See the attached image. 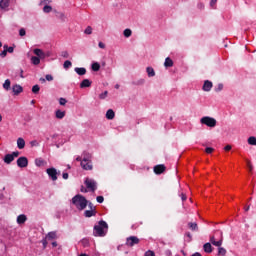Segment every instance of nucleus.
I'll return each instance as SVG.
<instances>
[{
    "label": "nucleus",
    "instance_id": "obj_8",
    "mask_svg": "<svg viewBox=\"0 0 256 256\" xmlns=\"http://www.w3.org/2000/svg\"><path fill=\"white\" fill-rule=\"evenodd\" d=\"M17 165H18V167L23 169V168L27 167V165H29V160L27 159V157L22 156L17 159Z\"/></svg>",
    "mask_w": 256,
    "mask_h": 256
},
{
    "label": "nucleus",
    "instance_id": "obj_57",
    "mask_svg": "<svg viewBox=\"0 0 256 256\" xmlns=\"http://www.w3.org/2000/svg\"><path fill=\"white\" fill-rule=\"evenodd\" d=\"M231 149H232V146H231V145H226V146L224 147V150H226V151H231Z\"/></svg>",
    "mask_w": 256,
    "mask_h": 256
},
{
    "label": "nucleus",
    "instance_id": "obj_52",
    "mask_svg": "<svg viewBox=\"0 0 256 256\" xmlns=\"http://www.w3.org/2000/svg\"><path fill=\"white\" fill-rule=\"evenodd\" d=\"M87 205H88L90 210L96 211L95 206H93V203L89 202Z\"/></svg>",
    "mask_w": 256,
    "mask_h": 256
},
{
    "label": "nucleus",
    "instance_id": "obj_43",
    "mask_svg": "<svg viewBox=\"0 0 256 256\" xmlns=\"http://www.w3.org/2000/svg\"><path fill=\"white\" fill-rule=\"evenodd\" d=\"M247 161V167L249 168L250 173L253 171V164H251V161L246 160Z\"/></svg>",
    "mask_w": 256,
    "mask_h": 256
},
{
    "label": "nucleus",
    "instance_id": "obj_19",
    "mask_svg": "<svg viewBox=\"0 0 256 256\" xmlns=\"http://www.w3.org/2000/svg\"><path fill=\"white\" fill-rule=\"evenodd\" d=\"M27 221V216L25 214H21L17 217V223L18 225H23Z\"/></svg>",
    "mask_w": 256,
    "mask_h": 256
},
{
    "label": "nucleus",
    "instance_id": "obj_51",
    "mask_svg": "<svg viewBox=\"0 0 256 256\" xmlns=\"http://www.w3.org/2000/svg\"><path fill=\"white\" fill-rule=\"evenodd\" d=\"M46 81H53V75L51 74L46 75Z\"/></svg>",
    "mask_w": 256,
    "mask_h": 256
},
{
    "label": "nucleus",
    "instance_id": "obj_20",
    "mask_svg": "<svg viewBox=\"0 0 256 256\" xmlns=\"http://www.w3.org/2000/svg\"><path fill=\"white\" fill-rule=\"evenodd\" d=\"M46 239H47L48 241H53V239H57V232H55V231L49 232V233L46 235Z\"/></svg>",
    "mask_w": 256,
    "mask_h": 256
},
{
    "label": "nucleus",
    "instance_id": "obj_1",
    "mask_svg": "<svg viewBox=\"0 0 256 256\" xmlns=\"http://www.w3.org/2000/svg\"><path fill=\"white\" fill-rule=\"evenodd\" d=\"M72 204L76 207V209H78V211H84V209L87 208L89 201H87L85 196L78 194L72 198Z\"/></svg>",
    "mask_w": 256,
    "mask_h": 256
},
{
    "label": "nucleus",
    "instance_id": "obj_11",
    "mask_svg": "<svg viewBox=\"0 0 256 256\" xmlns=\"http://www.w3.org/2000/svg\"><path fill=\"white\" fill-rule=\"evenodd\" d=\"M203 91L209 92L213 89V82L206 80L202 86Z\"/></svg>",
    "mask_w": 256,
    "mask_h": 256
},
{
    "label": "nucleus",
    "instance_id": "obj_23",
    "mask_svg": "<svg viewBox=\"0 0 256 256\" xmlns=\"http://www.w3.org/2000/svg\"><path fill=\"white\" fill-rule=\"evenodd\" d=\"M11 0H1L0 1V7H1V9H7V7H9V2H10Z\"/></svg>",
    "mask_w": 256,
    "mask_h": 256
},
{
    "label": "nucleus",
    "instance_id": "obj_32",
    "mask_svg": "<svg viewBox=\"0 0 256 256\" xmlns=\"http://www.w3.org/2000/svg\"><path fill=\"white\" fill-rule=\"evenodd\" d=\"M39 91H41V88L39 87V85L36 84L32 87V93H34L35 95H37Z\"/></svg>",
    "mask_w": 256,
    "mask_h": 256
},
{
    "label": "nucleus",
    "instance_id": "obj_42",
    "mask_svg": "<svg viewBox=\"0 0 256 256\" xmlns=\"http://www.w3.org/2000/svg\"><path fill=\"white\" fill-rule=\"evenodd\" d=\"M19 35H20V37H25V35H27V32L25 31L24 28H21V29L19 30Z\"/></svg>",
    "mask_w": 256,
    "mask_h": 256
},
{
    "label": "nucleus",
    "instance_id": "obj_58",
    "mask_svg": "<svg viewBox=\"0 0 256 256\" xmlns=\"http://www.w3.org/2000/svg\"><path fill=\"white\" fill-rule=\"evenodd\" d=\"M181 199L182 201H187V195H185L184 193L181 194Z\"/></svg>",
    "mask_w": 256,
    "mask_h": 256
},
{
    "label": "nucleus",
    "instance_id": "obj_54",
    "mask_svg": "<svg viewBox=\"0 0 256 256\" xmlns=\"http://www.w3.org/2000/svg\"><path fill=\"white\" fill-rule=\"evenodd\" d=\"M62 177H63V179H69V173L64 172V173L62 174Z\"/></svg>",
    "mask_w": 256,
    "mask_h": 256
},
{
    "label": "nucleus",
    "instance_id": "obj_59",
    "mask_svg": "<svg viewBox=\"0 0 256 256\" xmlns=\"http://www.w3.org/2000/svg\"><path fill=\"white\" fill-rule=\"evenodd\" d=\"M81 193H87V188H85L84 186L81 187L80 189Z\"/></svg>",
    "mask_w": 256,
    "mask_h": 256
},
{
    "label": "nucleus",
    "instance_id": "obj_60",
    "mask_svg": "<svg viewBox=\"0 0 256 256\" xmlns=\"http://www.w3.org/2000/svg\"><path fill=\"white\" fill-rule=\"evenodd\" d=\"M39 81H40V83H45L46 80H45V78H40Z\"/></svg>",
    "mask_w": 256,
    "mask_h": 256
},
{
    "label": "nucleus",
    "instance_id": "obj_53",
    "mask_svg": "<svg viewBox=\"0 0 256 256\" xmlns=\"http://www.w3.org/2000/svg\"><path fill=\"white\" fill-rule=\"evenodd\" d=\"M216 4H217V0H211L210 1V6L211 7H215Z\"/></svg>",
    "mask_w": 256,
    "mask_h": 256
},
{
    "label": "nucleus",
    "instance_id": "obj_5",
    "mask_svg": "<svg viewBox=\"0 0 256 256\" xmlns=\"http://www.w3.org/2000/svg\"><path fill=\"white\" fill-rule=\"evenodd\" d=\"M210 243L214 245V247H221L223 245V232H220V238L217 240L215 235L210 236Z\"/></svg>",
    "mask_w": 256,
    "mask_h": 256
},
{
    "label": "nucleus",
    "instance_id": "obj_7",
    "mask_svg": "<svg viewBox=\"0 0 256 256\" xmlns=\"http://www.w3.org/2000/svg\"><path fill=\"white\" fill-rule=\"evenodd\" d=\"M85 185L87 189H90L93 193L94 191H97V182H95V180L86 178Z\"/></svg>",
    "mask_w": 256,
    "mask_h": 256
},
{
    "label": "nucleus",
    "instance_id": "obj_56",
    "mask_svg": "<svg viewBox=\"0 0 256 256\" xmlns=\"http://www.w3.org/2000/svg\"><path fill=\"white\" fill-rule=\"evenodd\" d=\"M98 46L100 49H105V44L103 42H99Z\"/></svg>",
    "mask_w": 256,
    "mask_h": 256
},
{
    "label": "nucleus",
    "instance_id": "obj_27",
    "mask_svg": "<svg viewBox=\"0 0 256 256\" xmlns=\"http://www.w3.org/2000/svg\"><path fill=\"white\" fill-rule=\"evenodd\" d=\"M148 77H155V70L153 69V67H147L146 68Z\"/></svg>",
    "mask_w": 256,
    "mask_h": 256
},
{
    "label": "nucleus",
    "instance_id": "obj_13",
    "mask_svg": "<svg viewBox=\"0 0 256 256\" xmlns=\"http://www.w3.org/2000/svg\"><path fill=\"white\" fill-rule=\"evenodd\" d=\"M34 55H37L40 59H45V52L43 50L36 48L33 50Z\"/></svg>",
    "mask_w": 256,
    "mask_h": 256
},
{
    "label": "nucleus",
    "instance_id": "obj_38",
    "mask_svg": "<svg viewBox=\"0 0 256 256\" xmlns=\"http://www.w3.org/2000/svg\"><path fill=\"white\" fill-rule=\"evenodd\" d=\"M84 33L86 35H91V33H93V28L91 26H87V28L85 29Z\"/></svg>",
    "mask_w": 256,
    "mask_h": 256
},
{
    "label": "nucleus",
    "instance_id": "obj_21",
    "mask_svg": "<svg viewBox=\"0 0 256 256\" xmlns=\"http://www.w3.org/2000/svg\"><path fill=\"white\" fill-rule=\"evenodd\" d=\"M17 147H18V149H25V139L18 138L17 139Z\"/></svg>",
    "mask_w": 256,
    "mask_h": 256
},
{
    "label": "nucleus",
    "instance_id": "obj_33",
    "mask_svg": "<svg viewBox=\"0 0 256 256\" xmlns=\"http://www.w3.org/2000/svg\"><path fill=\"white\" fill-rule=\"evenodd\" d=\"M248 144L249 145H256V138L255 136H251L248 138Z\"/></svg>",
    "mask_w": 256,
    "mask_h": 256
},
{
    "label": "nucleus",
    "instance_id": "obj_35",
    "mask_svg": "<svg viewBox=\"0 0 256 256\" xmlns=\"http://www.w3.org/2000/svg\"><path fill=\"white\" fill-rule=\"evenodd\" d=\"M44 13H51L53 11V8L49 5L44 6L43 8Z\"/></svg>",
    "mask_w": 256,
    "mask_h": 256
},
{
    "label": "nucleus",
    "instance_id": "obj_15",
    "mask_svg": "<svg viewBox=\"0 0 256 256\" xmlns=\"http://www.w3.org/2000/svg\"><path fill=\"white\" fill-rule=\"evenodd\" d=\"M13 161H15V158H13V156L11 154L5 155L4 163H6L7 165H11V163H13Z\"/></svg>",
    "mask_w": 256,
    "mask_h": 256
},
{
    "label": "nucleus",
    "instance_id": "obj_18",
    "mask_svg": "<svg viewBox=\"0 0 256 256\" xmlns=\"http://www.w3.org/2000/svg\"><path fill=\"white\" fill-rule=\"evenodd\" d=\"M74 71H75V73H77V75H80V76H83V75H86V74H87V69H85V68H83V67H81V68L76 67V68L74 69Z\"/></svg>",
    "mask_w": 256,
    "mask_h": 256
},
{
    "label": "nucleus",
    "instance_id": "obj_4",
    "mask_svg": "<svg viewBox=\"0 0 256 256\" xmlns=\"http://www.w3.org/2000/svg\"><path fill=\"white\" fill-rule=\"evenodd\" d=\"M200 123L202 125H206L207 127H216L217 126V120L215 118L204 116L200 119Z\"/></svg>",
    "mask_w": 256,
    "mask_h": 256
},
{
    "label": "nucleus",
    "instance_id": "obj_3",
    "mask_svg": "<svg viewBox=\"0 0 256 256\" xmlns=\"http://www.w3.org/2000/svg\"><path fill=\"white\" fill-rule=\"evenodd\" d=\"M81 167L85 171H93V163L91 162L90 156H84L81 161Z\"/></svg>",
    "mask_w": 256,
    "mask_h": 256
},
{
    "label": "nucleus",
    "instance_id": "obj_30",
    "mask_svg": "<svg viewBox=\"0 0 256 256\" xmlns=\"http://www.w3.org/2000/svg\"><path fill=\"white\" fill-rule=\"evenodd\" d=\"M65 117V111L57 110L56 119H63Z\"/></svg>",
    "mask_w": 256,
    "mask_h": 256
},
{
    "label": "nucleus",
    "instance_id": "obj_36",
    "mask_svg": "<svg viewBox=\"0 0 256 256\" xmlns=\"http://www.w3.org/2000/svg\"><path fill=\"white\" fill-rule=\"evenodd\" d=\"M35 163H36L37 167H41L45 164V161H43V159H36Z\"/></svg>",
    "mask_w": 256,
    "mask_h": 256
},
{
    "label": "nucleus",
    "instance_id": "obj_6",
    "mask_svg": "<svg viewBox=\"0 0 256 256\" xmlns=\"http://www.w3.org/2000/svg\"><path fill=\"white\" fill-rule=\"evenodd\" d=\"M140 239L137 236H130L126 239L127 247H135V245H139Z\"/></svg>",
    "mask_w": 256,
    "mask_h": 256
},
{
    "label": "nucleus",
    "instance_id": "obj_46",
    "mask_svg": "<svg viewBox=\"0 0 256 256\" xmlns=\"http://www.w3.org/2000/svg\"><path fill=\"white\" fill-rule=\"evenodd\" d=\"M49 240L45 237V239H43L42 240V244H43V247H44V249H46L47 248V245H48V242Z\"/></svg>",
    "mask_w": 256,
    "mask_h": 256
},
{
    "label": "nucleus",
    "instance_id": "obj_62",
    "mask_svg": "<svg viewBox=\"0 0 256 256\" xmlns=\"http://www.w3.org/2000/svg\"><path fill=\"white\" fill-rule=\"evenodd\" d=\"M53 247H57V242H52Z\"/></svg>",
    "mask_w": 256,
    "mask_h": 256
},
{
    "label": "nucleus",
    "instance_id": "obj_2",
    "mask_svg": "<svg viewBox=\"0 0 256 256\" xmlns=\"http://www.w3.org/2000/svg\"><path fill=\"white\" fill-rule=\"evenodd\" d=\"M107 229H109L107 222L100 220L98 224L94 226V237H105L107 235Z\"/></svg>",
    "mask_w": 256,
    "mask_h": 256
},
{
    "label": "nucleus",
    "instance_id": "obj_16",
    "mask_svg": "<svg viewBox=\"0 0 256 256\" xmlns=\"http://www.w3.org/2000/svg\"><path fill=\"white\" fill-rule=\"evenodd\" d=\"M203 249L205 253H213V246H211V243L209 242L203 245Z\"/></svg>",
    "mask_w": 256,
    "mask_h": 256
},
{
    "label": "nucleus",
    "instance_id": "obj_10",
    "mask_svg": "<svg viewBox=\"0 0 256 256\" xmlns=\"http://www.w3.org/2000/svg\"><path fill=\"white\" fill-rule=\"evenodd\" d=\"M47 175L50 177L52 181H57V169L55 168H48L46 170Z\"/></svg>",
    "mask_w": 256,
    "mask_h": 256
},
{
    "label": "nucleus",
    "instance_id": "obj_61",
    "mask_svg": "<svg viewBox=\"0 0 256 256\" xmlns=\"http://www.w3.org/2000/svg\"><path fill=\"white\" fill-rule=\"evenodd\" d=\"M20 77L23 79L24 76H23V70H20Z\"/></svg>",
    "mask_w": 256,
    "mask_h": 256
},
{
    "label": "nucleus",
    "instance_id": "obj_26",
    "mask_svg": "<svg viewBox=\"0 0 256 256\" xmlns=\"http://www.w3.org/2000/svg\"><path fill=\"white\" fill-rule=\"evenodd\" d=\"M164 67H173V60L167 57L164 62Z\"/></svg>",
    "mask_w": 256,
    "mask_h": 256
},
{
    "label": "nucleus",
    "instance_id": "obj_50",
    "mask_svg": "<svg viewBox=\"0 0 256 256\" xmlns=\"http://www.w3.org/2000/svg\"><path fill=\"white\" fill-rule=\"evenodd\" d=\"M145 256H155V252L151 251V250H148L146 253H145Z\"/></svg>",
    "mask_w": 256,
    "mask_h": 256
},
{
    "label": "nucleus",
    "instance_id": "obj_9",
    "mask_svg": "<svg viewBox=\"0 0 256 256\" xmlns=\"http://www.w3.org/2000/svg\"><path fill=\"white\" fill-rule=\"evenodd\" d=\"M166 170H167V167H165V164H158V165L154 166L155 175H161V174L165 173Z\"/></svg>",
    "mask_w": 256,
    "mask_h": 256
},
{
    "label": "nucleus",
    "instance_id": "obj_49",
    "mask_svg": "<svg viewBox=\"0 0 256 256\" xmlns=\"http://www.w3.org/2000/svg\"><path fill=\"white\" fill-rule=\"evenodd\" d=\"M216 92L223 91V84H218L217 88H215Z\"/></svg>",
    "mask_w": 256,
    "mask_h": 256
},
{
    "label": "nucleus",
    "instance_id": "obj_64",
    "mask_svg": "<svg viewBox=\"0 0 256 256\" xmlns=\"http://www.w3.org/2000/svg\"><path fill=\"white\" fill-rule=\"evenodd\" d=\"M249 209H250V206L246 207V208H245V211H249Z\"/></svg>",
    "mask_w": 256,
    "mask_h": 256
},
{
    "label": "nucleus",
    "instance_id": "obj_55",
    "mask_svg": "<svg viewBox=\"0 0 256 256\" xmlns=\"http://www.w3.org/2000/svg\"><path fill=\"white\" fill-rule=\"evenodd\" d=\"M13 156V158L15 159V157H19V151H15L11 154Z\"/></svg>",
    "mask_w": 256,
    "mask_h": 256
},
{
    "label": "nucleus",
    "instance_id": "obj_37",
    "mask_svg": "<svg viewBox=\"0 0 256 256\" xmlns=\"http://www.w3.org/2000/svg\"><path fill=\"white\" fill-rule=\"evenodd\" d=\"M71 65H73V63H71V61L66 60L63 64L64 69H69V67H71Z\"/></svg>",
    "mask_w": 256,
    "mask_h": 256
},
{
    "label": "nucleus",
    "instance_id": "obj_28",
    "mask_svg": "<svg viewBox=\"0 0 256 256\" xmlns=\"http://www.w3.org/2000/svg\"><path fill=\"white\" fill-rule=\"evenodd\" d=\"M31 62L33 65H39V63H41V58L37 57V56H32L31 57Z\"/></svg>",
    "mask_w": 256,
    "mask_h": 256
},
{
    "label": "nucleus",
    "instance_id": "obj_34",
    "mask_svg": "<svg viewBox=\"0 0 256 256\" xmlns=\"http://www.w3.org/2000/svg\"><path fill=\"white\" fill-rule=\"evenodd\" d=\"M132 33L133 32L131 31V29H125L123 32V35H124V37L129 38V37H131Z\"/></svg>",
    "mask_w": 256,
    "mask_h": 256
},
{
    "label": "nucleus",
    "instance_id": "obj_48",
    "mask_svg": "<svg viewBox=\"0 0 256 256\" xmlns=\"http://www.w3.org/2000/svg\"><path fill=\"white\" fill-rule=\"evenodd\" d=\"M0 57L5 58L7 57V50L4 48V50L0 53Z\"/></svg>",
    "mask_w": 256,
    "mask_h": 256
},
{
    "label": "nucleus",
    "instance_id": "obj_41",
    "mask_svg": "<svg viewBox=\"0 0 256 256\" xmlns=\"http://www.w3.org/2000/svg\"><path fill=\"white\" fill-rule=\"evenodd\" d=\"M61 57H63L64 59H69V52H67V51H62V52H61Z\"/></svg>",
    "mask_w": 256,
    "mask_h": 256
},
{
    "label": "nucleus",
    "instance_id": "obj_45",
    "mask_svg": "<svg viewBox=\"0 0 256 256\" xmlns=\"http://www.w3.org/2000/svg\"><path fill=\"white\" fill-rule=\"evenodd\" d=\"M96 201L97 203H103V201H105V198L103 196H97Z\"/></svg>",
    "mask_w": 256,
    "mask_h": 256
},
{
    "label": "nucleus",
    "instance_id": "obj_44",
    "mask_svg": "<svg viewBox=\"0 0 256 256\" xmlns=\"http://www.w3.org/2000/svg\"><path fill=\"white\" fill-rule=\"evenodd\" d=\"M59 104H60V105H67V99H65V98H60V99H59Z\"/></svg>",
    "mask_w": 256,
    "mask_h": 256
},
{
    "label": "nucleus",
    "instance_id": "obj_25",
    "mask_svg": "<svg viewBox=\"0 0 256 256\" xmlns=\"http://www.w3.org/2000/svg\"><path fill=\"white\" fill-rule=\"evenodd\" d=\"M3 89H5V91H9V89H11V80L6 79L4 84H3Z\"/></svg>",
    "mask_w": 256,
    "mask_h": 256
},
{
    "label": "nucleus",
    "instance_id": "obj_40",
    "mask_svg": "<svg viewBox=\"0 0 256 256\" xmlns=\"http://www.w3.org/2000/svg\"><path fill=\"white\" fill-rule=\"evenodd\" d=\"M107 95H109V92L104 91L102 94L99 95V99H107Z\"/></svg>",
    "mask_w": 256,
    "mask_h": 256
},
{
    "label": "nucleus",
    "instance_id": "obj_24",
    "mask_svg": "<svg viewBox=\"0 0 256 256\" xmlns=\"http://www.w3.org/2000/svg\"><path fill=\"white\" fill-rule=\"evenodd\" d=\"M188 227L191 229V231H199V226H197V223L190 222L188 223Z\"/></svg>",
    "mask_w": 256,
    "mask_h": 256
},
{
    "label": "nucleus",
    "instance_id": "obj_31",
    "mask_svg": "<svg viewBox=\"0 0 256 256\" xmlns=\"http://www.w3.org/2000/svg\"><path fill=\"white\" fill-rule=\"evenodd\" d=\"M99 69H101V64H99L98 62H94L92 64V71H99Z\"/></svg>",
    "mask_w": 256,
    "mask_h": 256
},
{
    "label": "nucleus",
    "instance_id": "obj_12",
    "mask_svg": "<svg viewBox=\"0 0 256 256\" xmlns=\"http://www.w3.org/2000/svg\"><path fill=\"white\" fill-rule=\"evenodd\" d=\"M12 91L14 95H19V93H23V87L19 84H16L12 87Z\"/></svg>",
    "mask_w": 256,
    "mask_h": 256
},
{
    "label": "nucleus",
    "instance_id": "obj_63",
    "mask_svg": "<svg viewBox=\"0 0 256 256\" xmlns=\"http://www.w3.org/2000/svg\"><path fill=\"white\" fill-rule=\"evenodd\" d=\"M76 161H83L80 156L76 158Z\"/></svg>",
    "mask_w": 256,
    "mask_h": 256
},
{
    "label": "nucleus",
    "instance_id": "obj_47",
    "mask_svg": "<svg viewBox=\"0 0 256 256\" xmlns=\"http://www.w3.org/2000/svg\"><path fill=\"white\" fill-rule=\"evenodd\" d=\"M215 151V149H213V148H211V147H207L206 149H205V153H208V154H211V153H213Z\"/></svg>",
    "mask_w": 256,
    "mask_h": 256
},
{
    "label": "nucleus",
    "instance_id": "obj_14",
    "mask_svg": "<svg viewBox=\"0 0 256 256\" xmlns=\"http://www.w3.org/2000/svg\"><path fill=\"white\" fill-rule=\"evenodd\" d=\"M91 80L89 79H84L81 83H80V89H85L87 87H91Z\"/></svg>",
    "mask_w": 256,
    "mask_h": 256
},
{
    "label": "nucleus",
    "instance_id": "obj_22",
    "mask_svg": "<svg viewBox=\"0 0 256 256\" xmlns=\"http://www.w3.org/2000/svg\"><path fill=\"white\" fill-rule=\"evenodd\" d=\"M95 215H97V211L96 210H86L84 212V216L85 217H95Z\"/></svg>",
    "mask_w": 256,
    "mask_h": 256
},
{
    "label": "nucleus",
    "instance_id": "obj_17",
    "mask_svg": "<svg viewBox=\"0 0 256 256\" xmlns=\"http://www.w3.org/2000/svg\"><path fill=\"white\" fill-rule=\"evenodd\" d=\"M106 119H108L109 121L115 119V111H113V109L107 110Z\"/></svg>",
    "mask_w": 256,
    "mask_h": 256
},
{
    "label": "nucleus",
    "instance_id": "obj_39",
    "mask_svg": "<svg viewBox=\"0 0 256 256\" xmlns=\"http://www.w3.org/2000/svg\"><path fill=\"white\" fill-rule=\"evenodd\" d=\"M4 49L7 51V53H13V51H15V48L9 47L7 45H4Z\"/></svg>",
    "mask_w": 256,
    "mask_h": 256
},
{
    "label": "nucleus",
    "instance_id": "obj_29",
    "mask_svg": "<svg viewBox=\"0 0 256 256\" xmlns=\"http://www.w3.org/2000/svg\"><path fill=\"white\" fill-rule=\"evenodd\" d=\"M218 255L219 256H226L227 255V250L221 246H218Z\"/></svg>",
    "mask_w": 256,
    "mask_h": 256
}]
</instances>
